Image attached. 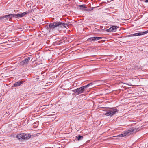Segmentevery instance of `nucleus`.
<instances>
[{
    "label": "nucleus",
    "instance_id": "20",
    "mask_svg": "<svg viewBox=\"0 0 148 148\" xmlns=\"http://www.w3.org/2000/svg\"><path fill=\"white\" fill-rule=\"evenodd\" d=\"M27 14V12H26L21 13L22 17H23Z\"/></svg>",
    "mask_w": 148,
    "mask_h": 148
},
{
    "label": "nucleus",
    "instance_id": "12",
    "mask_svg": "<svg viewBox=\"0 0 148 148\" xmlns=\"http://www.w3.org/2000/svg\"><path fill=\"white\" fill-rule=\"evenodd\" d=\"M76 138L77 139V140H78L79 141L82 139L83 138V136H81V135H78L76 136Z\"/></svg>",
    "mask_w": 148,
    "mask_h": 148
},
{
    "label": "nucleus",
    "instance_id": "10",
    "mask_svg": "<svg viewBox=\"0 0 148 148\" xmlns=\"http://www.w3.org/2000/svg\"><path fill=\"white\" fill-rule=\"evenodd\" d=\"M23 83V82L21 81H18L15 83L14 84V87H17L21 85Z\"/></svg>",
    "mask_w": 148,
    "mask_h": 148
},
{
    "label": "nucleus",
    "instance_id": "3",
    "mask_svg": "<svg viewBox=\"0 0 148 148\" xmlns=\"http://www.w3.org/2000/svg\"><path fill=\"white\" fill-rule=\"evenodd\" d=\"M116 112H118L117 109L115 108H113L110 109L109 110V112L106 113L105 115L106 116H112Z\"/></svg>",
    "mask_w": 148,
    "mask_h": 148
},
{
    "label": "nucleus",
    "instance_id": "5",
    "mask_svg": "<svg viewBox=\"0 0 148 148\" xmlns=\"http://www.w3.org/2000/svg\"><path fill=\"white\" fill-rule=\"evenodd\" d=\"M139 128H135L133 127L131 128L128 130H127L126 132H125L126 135L129 134H130L131 133H136L139 130Z\"/></svg>",
    "mask_w": 148,
    "mask_h": 148
},
{
    "label": "nucleus",
    "instance_id": "11",
    "mask_svg": "<svg viewBox=\"0 0 148 148\" xmlns=\"http://www.w3.org/2000/svg\"><path fill=\"white\" fill-rule=\"evenodd\" d=\"M93 41H95L101 39L102 37H92Z\"/></svg>",
    "mask_w": 148,
    "mask_h": 148
},
{
    "label": "nucleus",
    "instance_id": "23",
    "mask_svg": "<svg viewBox=\"0 0 148 148\" xmlns=\"http://www.w3.org/2000/svg\"><path fill=\"white\" fill-rule=\"evenodd\" d=\"M145 2L146 3L148 2V0H146L145 1Z\"/></svg>",
    "mask_w": 148,
    "mask_h": 148
},
{
    "label": "nucleus",
    "instance_id": "7",
    "mask_svg": "<svg viewBox=\"0 0 148 148\" xmlns=\"http://www.w3.org/2000/svg\"><path fill=\"white\" fill-rule=\"evenodd\" d=\"M118 27L117 26H113L110 28L106 30L108 32H115L116 31Z\"/></svg>",
    "mask_w": 148,
    "mask_h": 148
},
{
    "label": "nucleus",
    "instance_id": "6",
    "mask_svg": "<svg viewBox=\"0 0 148 148\" xmlns=\"http://www.w3.org/2000/svg\"><path fill=\"white\" fill-rule=\"evenodd\" d=\"M148 33V30L146 31L145 32H140L137 33H136L134 34H132L130 35H128L127 36L128 37H132L133 36H140L142 35H144L146 34H147Z\"/></svg>",
    "mask_w": 148,
    "mask_h": 148
},
{
    "label": "nucleus",
    "instance_id": "14",
    "mask_svg": "<svg viewBox=\"0 0 148 148\" xmlns=\"http://www.w3.org/2000/svg\"><path fill=\"white\" fill-rule=\"evenodd\" d=\"M2 18H3V19H8V18H10V17L9 14H8L3 16Z\"/></svg>",
    "mask_w": 148,
    "mask_h": 148
},
{
    "label": "nucleus",
    "instance_id": "9",
    "mask_svg": "<svg viewBox=\"0 0 148 148\" xmlns=\"http://www.w3.org/2000/svg\"><path fill=\"white\" fill-rule=\"evenodd\" d=\"M23 140H27L28 139L31 137L30 135L23 133Z\"/></svg>",
    "mask_w": 148,
    "mask_h": 148
},
{
    "label": "nucleus",
    "instance_id": "2",
    "mask_svg": "<svg viewBox=\"0 0 148 148\" xmlns=\"http://www.w3.org/2000/svg\"><path fill=\"white\" fill-rule=\"evenodd\" d=\"M92 83H90L87 85L73 90L72 91L77 95H79L81 93L86 92V88H88L90 85H92Z\"/></svg>",
    "mask_w": 148,
    "mask_h": 148
},
{
    "label": "nucleus",
    "instance_id": "19",
    "mask_svg": "<svg viewBox=\"0 0 148 148\" xmlns=\"http://www.w3.org/2000/svg\"><path fill=\"white\" fill-rule=\"evenodd\" d=\"M87 41H89V42H91L92 41H93V37H91L89 38H88V39Z\"/></svg>",
    "mask_w": 148,
    "mask_h": 148
},
{
    "label": "nucleus",
    "instance_id": "1",
    "mask_svg": "<svg viewBox=\"0 0 148 148\" xmlns=\"http://www.w3.org/2000/svg\"><path fill=\"white\" fill-rule=\"evenodd\" d=\"M68 25V24L66 23H62L60 21H56L51 23L49 25V27L47 26V29L49 30V32H51L54 30L56 28L58 27H60L63 28L64 27H66V26Z\"/></svg>",
    "mask_w": 148,
    "mask_h": 148
},
{
    "label": "nucleus",
    "instance_id": "4",
    "mask_svg": "<svg viewBox=\"0 0 148 148\" xmlns=\"http://www.w3.org/2000/svg\"><path fill=\"white\" fill-rule=\"evenodd\" d=\"M30 59V57L26 58L25 60H23L19 63V65L21 66H26L29 62Z\"/></svg>",
    "mask_w": 148,
    "mask_h": 148
},
{
    "label": "nucleus",
    "instance_id": "21",
    "mask_svg": "<svg viewBox=\"0 0 148 148\" xmlns=\"http://www.w3.org/2000/svg\"><path fill=\"white\" fill-rule=\"evenodd\" d=\"M1 35L2 36H5V34L4 33H1Z\"/></svg>",
    "mask_w": 148,
    "mask_h": 148
},
{
    "label": "nucleus",
    "instance_id": "17",
    "mask_svg": "<svg viewBox=\"0 0 148 148\" xmlns=\"http://www.w3.org/2000/svg\"><path fill=\"white\" fill-rule=\"evenodd\" d=\"M126 135V134L125 132L123 134H121L119 135L118 136H117L118 137H123V136H125Z\"/></svg>",
    "mask_w": 148,
    "mask_h": 148
},
{
    "label": "nucleus",
    "instance_id": "15",
    "mask_svg": "<svg viewBox=\"0 0 148 148\" xmlns=\"http://www.w3.org/2000/svg\"><path fill=\"white\" fill-rule=\"evenodd\" d=\"M9 15L10 16V17H11L10 18V19H12V17H15V18H16V14H9Z\"/></svg>",
    "mask_w": 148,
    "mask_h": 148
},
{
    "label": "nucleus",
    "instance_id": "13",
    "mask_svg": "<svg viewBox=\"0 0 148 148\" xmlns=\"http://www.w3.org/2000/svg\"><path fill=\"white\" fill-rule=\"evenodd\" d=\"M78 7L80 9L83 10L84 8H86V7L84 5H81L78 6Z\"/></svg>",
    "mask_w": 148,
    "mask_h": 148
},
{
    "label": "nucleus",
    "instance_id": "18",
    "mask_svg": "<svg viewBox=\"0 0 148 148\" xmlns=\"http://www.w3.org/2000/svg\"><path fill=\"white\" fill-rule=\"evenodd\" d=\"M126 135V134L125 132L123 134H121L119 135L118 136H117L118 137H123V136H125Z\"/></svg>",
    "mask_w": 148,
    "mask_h": 148
},
{
    "label": "nucleus",
    "instance_id": "16",
    "mask_svg": "<svg viewBox=\"0 0 148 148\" xmlns=\"http://www.w3.org/2000/svg\"><path fill=\"white\" fill-rule=\"evenodd\" d=\"M16 18H21L22 17L21 15V13L19 14H16Z\"/></svg>",
    "mask_w": 148,
    "mask_h": 148
},
{
    "label": "nucleus",
    "instance_id": "22",
    "mask_svg": "<svg viewBox=\"0 0 148 148\" xmlns=\"http://www.w3.org/2000/svg\"><path fill=\"white\" fill-rule=\"evenodd\" d=\"M2 17L3 16L0 17V20H2V19H3V18Z\"/></svg>",
    "mask_w": 148,
    "mask_h": 148
},
{
    "label": "nucleus",
    "instance_id": "8",
    "mask_svg": "<svg viewBox=\"0 0 148 148\" xmlns=\"http://www.w3.org/2000/svg\"><path fill=\"white\" fill-rule=\"evenodd\" d=\"M23 133L19 134L17 135V138L19 140H23Z\"/></svg>",
    "mask_w": 148,
    "mask_h": 148
}]
</instances>
